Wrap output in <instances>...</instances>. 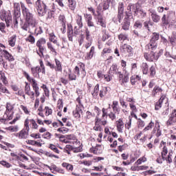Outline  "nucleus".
Returning <instances> with one entry per match:
<instances>
[{
  "instance_id": "f257e3e1",
  "label": "nucleus",
  "mask_w": 176,
  "mask_h": 176,
  "mask_svg": "<svg viewBox=\"0 0 176 176\" xmlns=\"http://www.w3.org/2000/svg\"><path fill=\"white\" fill-rule=\"evenodd\" d=\"M20 5L22 10V14L25 19V23L21 26V28L23 31H28V32H31V31H32V28L37 25L38 21H36V18H35L34 14L30 12V10L25 7V4L21 2Z\"/></svg>"
},
{
  "instance_id": "f03ea898",
  "label": "nucleus",
  "mask_w": 176,
  "mask_h": 176,
  "mask_svg": "<svg viewBox=\"0 0 176 176\" xmlns=\"http://www.w3.org/2000/svg\"><path fill=\"white\" fill-rule=\"evenodd\" d=\"M34 6L37 10L38 14L40 16H45V14L47 13V10H49V7L46 4V3H45V1L42 0L36 1Z\"/></svg>"
},
{
  "instance_id": "7ed1b4c3",
  "label": "nucleus",
  "mask_w": 176,
  "mask_h": 176,
  "mask_svg": "<svg viewBox=\"0 0 176 176\" xmlns=\"http://www.w3.org/2000/svg\"><path fill=\"white\" fill-rule=\"evenodd\" d=\"M6 110L4 113L3 118L1 119V122H5L6 120H12L13 119V115H14V104H11L10 102H7L6 104Z\"/></svg>"
},
{
  "instance_id": "20e7f679",
  "label": "nucleus",
  "mask_w": 176,
  "mask_h": 176,
  "mask_svg": "<svg viewBox=\"0 0 176 176\" xmlns=\"http://www.w3.org/2000/svg\"><path fill=\"white\" fill-rule=\"evenodd\" d=\"M124 13V3L120 2L118 8V14L113 18V21L115 24H120L123 20V14Z\"/></svg>"
},
{
  "instance_id": "39448f33",
  "label": "nucleus",
  "mask_w": 176,
  "mask_h": 176,
  "mask_svg": "<svg viewBox=\"0 0 176 176\" xmlns=\"http://www.w3.org/2000/svg\"><path fill=\"white\" fill-rule=\"evenodd\" d=\"M138 6H140V3H129L126 7V10L125 12L126 17H133V13L135 16V13H137V10L138 9Z\"/></svg>"
},
{
  "instance_id": "423d86ee",
  "label": "nucleus",
  "mask_w": 176,
  "mask_h": 176,
  "mask_svg": "<svg viewBox=\"0 0 176 176\" xmlns=\"http://www.w3.org/2000/svg\"><path fill=\"white\" fill-rule=\"evenodd\" d=\"M23 75L25 78L28 80V82H32V86L33 88L34 91H35L36 97H39L41 93H39V87H38V83H36V80L34 78H31L30 74L26 72H23Z\"/></svg>"
},
{
  "instance_id": "0eeeda50",
  "label": "nucleus",
  "mask_w": 176,
  "mask_h": 176,
  "mask_svg": "<svg viewBox=\"0 0 176 176\" xmlns=\"http://www.w3.org/2000/svg\"><path fill=\"white\" fill-rule=\"evenodd\" d=\"M45 45H46V39L44 38H41L36 42V46L38 48V52L37 51V54H38L40 57H43V52L46 49Z\"/></svg>"
},
{
  "instance_id": "6e6552de",
  "label": "nucleus",
  "mask_w": 176,
  "mask_h": 176,
  "mask_svg": "<svg viewBox=\"0 0 176 176\" xmlns=\"http://www.w3.org/2000/svg\"><path fill=\"white\" fill-rule=\"evenodd\" d=\"M111 2L106 1H103L102 3H100L96 8V13L98 16L101 15V12H105V10H108L109 9V5Z\"/></svg>"
},
{
  "instance_id": "1a4fd4ad",
  "label": "nucleus",
  "mask_w": 176,
  "mask_h": 176,
  "mask_svg": "<svg viewBox=\"0 0 176 176\" xmlns=\"http://www.w3.org/2000/svg\"><path fill=\"white\" fill-rule=\"evenodd\" d=\"M120 52L123 53V54H126L129 57H131L133 54H134V51L133 50V47H131L129 44H124L120 46Z\"/></svg>"
},
{
  "instance_id": "9d476101",
  "label": "nucleus",
  "mask_w": 176,
  "mask_h": 176,
  "mask_svg": "<svg viewBox=\"0 0 176 176\" xmlns=\"http://www.w3.org/2000/svg\"><path fill=\"white\" fill-rule=\"evenodd\" d=\"M176 124V109L173 110L172 113L169 116L168 120L166 121V126H174Z\"/></svg>"
},
{
  "instance_id": "9b49d317",
  "label": "nucleus",
  "mask_w": 176,
  "mask_h": 176,
  "mask_svg": "<svg viewBox=\"0 0 176 176\" xmlns=\"http://www.w3.org/2000/svg\"><path fill=\"white\" fill-rule=\"evenodd\" d=\"M144 58L147 61H157L159 60V56H156V52L155 51H150V53H145Z\"/></svg>"
},
{
  "instance_id": "f8f14e48",
  "label": "nucleus",
  "mask_w": 176,
  "mask_h": 176,
  "mask_svg": "<svg viewBox=\"0 0 176 176\" xmlns=\"http://www.w3.org/2000/svg\"><path fill=\"white\" fill-rule=\"evenodd\" d=\"M148 14L151 16L153 23H159V21H160V16L157 14L155 9L150 8L148 10Z\"/></svg>"
},
{
  "instance_id": "ddd939ff",
  "label": "nucleus",
  "mask_w": 176,
  "mask_h": 176,
  "mask_svg": "<svg viewBox=\"0 0 176 176\" xmlns=\"http://www.w3.org/2000/svg\"><path fill=\"white\" fill-rule=\"evenodd\" d=\"M121 28L124 31H129L130 30V17L125 16L123 21L121 23Z\"/></svg>"
},
{
  "instance_id": "4468645a",
  "label": "nucleus",
  "mask_w": 176,
  "mask_h": 176,
  "mask_svg": "<svg viewBox=\"0 0 176 176\" xmlns=\"http://www.w3.org/2000/svg\"><path fill=\"white\" fill-rule=\"evenodd\" d=\"M0 54H3V57L9 61L10 63H12V61H14V57H13L9 52H8L6 50H1V52L0 51Z\"/></svg>"
},
{
  "instance_id": "2eb2a0df",
  "label": "nucleus",
  "mask_w": 176,
  "mask_h": 176,
  "mask_svg": "<svg viewBox=\"0 0 176 176\" xmlns=\"http://www.w3.org/2000/svg\"><path fill=\"white\" fill-rule=\"evenodd\" d=\"M156 49H157V42H153L150 41L149 43H148L146 45V50H148V52H155Z\"/></svg>"
},
{
  "instance_id": "dca6fc26",
  "label": "nucleus",
  "mask_w": 176,
  "mask_h": 176,
  "mask_svg": "<svg viewBox=\"0 0 176 176\" xmlns=\"http://www.w3.org/2000/svg\"><path fill=\"white\" fill-rule=\"evenodd\" d=\"M30 131L25 129H22L19 133H16V137H18L19 140H25L28 137V133Z\"/></svg>"
},
{
  "instance_id": "f3484780",
  "label": "nucleus",
  "mask_w": 176,
  "mask_h": 176,
  "mask_svg": "<svg viewBox=\"0 0 176 176\" xmlns=\"http://www.w3.org/2000/svg\"><path fill=\"white\" fill-rule=\"evenodd\" d=\"M109 75H118L119 74V67H118V64L113 63L112 65L110 67L109 71Z\"/></svg>"
},
{
  "instance_id": "a211bd4d",
  "label": "nucleus",
  "mask_w": 176,
  "mask_h": 176,
  "mask_svg": "<svg viewBox=\"0 0 176 176\" xmlns=\"http://www.w3.org/2000/svg\"><path fill=\"white\" fill-rule=\"evenodd\" d=\"M74 29L72 28V25L68 24L67 25V38L69 41L72 42V41H74Z\"/></svg>"
},
{
  "instance_id": "6ab92c4d",
  "label": "nucleus",
  "mask_w": 176,
  "mask_h": 176,
  "mask_svg": "<svg viewBox=\"0 0 176 176\" xmlns=\"http://www.w3.org/2000/svg\"><path fill=\"white\" fill-rule=\"evenodd\" d=\"M30 34H34V35H41V34H43V29H42V27L35 25L34 28L32 29L31 32H29Z\"/></svg>"
},
{
  "instance_id": "aec40b11",
  "label": "nucleus",
  "mask_w": 176,
  "mask_h": 176,
  "mask_svg": "<svg viewBox=\"0 0 176 176\" xmlns=\"http://www.w3.org/2000/svg\"><path fill=\"white\" fill-rule=\"evenodd\" d=\"M100 160H104V157H96L93 159V160H88V161H83L82 164L85 166H91L94 163H96V162H100Z\"/></svg>"
},
{
  "instance_id": "412c9836",
  "label": "nucleus",
  "mask_w": 176,
  "mask_h": 176,
  "mask_svg": "<svg viewBox=\"0 0 176 176\" xmlns=\"http://www.w3.org/2000/svg\"><path fill=\"white\" fill-rule=\"evenodd\" d=\"M16 41H17V35L13 34L10 38H8V45L11 46V47H14L16 46Z\"/></svg>"
},
{
  "instance_id": "4be33fe9",
  "label": "nucleus",
  "mask_w": 176,
  "mask_h": 176,
  "mask_svg": "<svg viewBox=\"0 0 176 176\" xmlns=\"http://www.w3.org/2000/svg\"><path fill=\"white\" fill-rule=\"evenodd\" d=\"M3 19L6 21V27H10V24H12V14L10 13L4 14Z\"/></svg>"
},
{
  "instance_id": "5701e85b",
  "label": "nucleus",
  "mask_w": 176,
  "mask_h": 176,
  "mask_svg": "<svg viewBox=\"0 0 176 176\" xmlns=\"http://www.w3.org/2000/svg\"><path fill=\"white\" fill-rule=\"evenodd\" d=\"M135 16H137L139 19H144V17H146V12L138 7Z\"/></svg>"
},
{
  "instance_id": "b1692460",
  "label": "nucleus",
  "mask_w": 176,
  "mask_h": 176,
  "mask_svg": "<svg viewBox=\"0 0 176 176\" xmlns=\"http://www.w3.org/2000/svg\"><path fill=\"white\" fill-rule=\"evenodd\" d=\"M96 17L98 20V24H99V25H101V27H102L103 28H105V27H107V23L105 22V20L102 17L101 13L100 15H97Z\"/></svg>"
},
{
  "instance_id": "393cba45",
  "label": "nucleus",
  "mask_w": 176,
  "mask_h": 176,
  "mask_svg": "<svg viewBox=\"0 0 176 176\" xmlns=\"http://www.w3.org/2000/svg\"><path fill=\"white\" fill-rule=\"evenodd\" d=\"M164 100H166V96H161L159 100L155 103V111H159V109L162 108V104H163V101H164Z\"/></svg>"
},
{
  "instance_id": "a878e982",
  "label": "nucleus",
  "mask_w": 176,
  "mask_h": 176,
  "mask_svg": "<svg viewBox=\"0 0 176 176\" xmlns=\"http://www.w3.org/2000/svg\"><path fill=\"white\" fill-rule=\"evenodd\" d=\"M170 24V18L164 14L162 18V27H167Z\"/></svg>"
},
{
  "instance_id": "bb28decb",
  "label": "nucleus",
  "mask_w": 176,
  "mask_h": 176,
  "mask_svg": "<svg viewBox=\"0 0 176 176\" xmlns=\"http://www.w3.org/2000/svg\"><path fill=\"white\" fill-rule=\"evenodd\" d=\"M98 93H100V84H97L94 90L91 91V96L94 98H97L98 96Z\"/></svg>"
},
{
  "instance_id": "cd10ccee",
  "label": "nucleus",
  "mask_w": 176,
  "mask_h": 176,
  "mask_svg": "<svg viewBox=\"0 0 176 176\" xmlns=\"http://www.w3.org/2000/svg\"><path fill=\"white\" fill-rule=\"evenodd\" d=\"M123 127H124V123H123V120L120 118L119 120L117 121L118 131H119V133H122Z\"/></svg>"
},
{
  "instance_id": "c85d7f7f",
  "label": "nucleus",
  "mask_w": 176,
  "mask_h": 176,
  "mask_svg": "<svg viewBox=\"0 0 176 176\" xmlns=\"http://www.w3.org/2000/svg\"><path fill=\"white\" fill-rule=\"evenodd\" d=\"M0 65H2L4 69H9V65L8 61L3 60V54H0Z\"/></svg>"
},
{
  "instance_id": "c756f323",
  "label": "nucleus",
  "mask_w": 176,
  "mask_h": 176,
  "mask_svg": "<svg viewBox=\"0 0 176 176\" xmlns=\"http://www.w3.org/2000/svg\"><path fill=\"white\" fill-rule=\"evenodd\" d=\"M168 41L172 46H176V32H173L172 35L168 37Z\"/></svg>"
},
{
  "instance_id": "7c9ffc66",
  "label": "nucleus",
  "mask_w": 176,
  "mask_h": 176,
  "mask_svg": "<svg viewBox=\"0 0 176 176\" xmlns=\"http://www.w3.org/2000/svg\"><path fill=\"white\" fill-rule=\"evenodd\" d=\"M107 93H108V87H102L99 91L100 98L105 97L107 96Z\"/></svg>"
},
{
  "instance_id": "2f4dec72",
  "label": "nucleus",
  "mask_w": 176,
  "mask_h": 176,
  "mask_svg": "<svg viewBox=\"0 0 176 176\" xmlns=\"http://www.w3.org/2000/svg\"><path fill=\"white\" fill-rule=\"evenodd\" d=\"M76 24L78 25V28H82L83 27V22H82V16L77 14L76 16Z\"/></svg>"
},
{
  "instance_id": "473e14b6",
  "label": "nucleus",
  "mask_w": 176,
  "mask_h": 176,
  "mask_svg": "<svg viewBox=\"0 0 176 176\" xmlns=\"http://www.w3.org/2000/svg\"><path fill=\"white\" fill-rule=\"evenodd\" d=\"M67 1L70 10H75L76 9V1L75 0H67Z\"/></svg>"
},
{
  "instance_id": "72a5a7b5",
  "label": "nucleus",
  "mask_w": 176,
  "mask_h": 176,
  "mask_svg": "<svg viewBox=\"0 0 176 176\" xmlns=\"http://www.w3.org/2000/svg\"><path fill=\"white\" fill-rule=\"evenodd\" d=\"M55 63L56 65V67L55 66V71L56 72H61V71H63V67H61V62L56 58Z\"/></svg>"
},
{
  "instance_id": "f704fd0d",
  "label": "nucleus",
  "mask_w": 176,
  "mask_h": 176,
  "mask_svg": "<svg viewBox=\"0 0 176 176\" xmlns=\"http://www.w3.org/2000/svg\"><path fill=\"white\" fill-rule=\"evenodd\" d=\"M49 36L50 42H52L53 43L58 46V43H57V38L56 37V35H54V33H50Z\"/></svg>"
},
{
  "instance_id": "c9c22d12",
  "label": "nucleus",
  "mask_w": 176,
  "mask_h": 176,
  "mask_svg": "<svg viewBox=\"0 0 176 176\" xmlns=\"http://www.w3.org/2000/svg\"><path fill=\"white\" fill-rule=\"evenodd\" d=\"M144 27L146 28V30H148V31H151V28L153 27V22H152V21L149 20V21H146L144 23Z\"/></svg>"
},
{
  "instance_id": "e433bc0d",
  "label": "nucleus",
  "mask_w": 176,
  "mask_h": 176,
  "mask_svg": "<svg viewBox=\"0 0 176 176\" xmlns=\"http://www.w3.org/2000/svg\"><path fill=\"white\" fill-rule=\"evenodd\" d=\"M142 71L144 75H148V72H149V69L148 67V64H146V63H143L142 64Z\"/></svg>"
},
{
  "instance_id": "4c0bfd02",
  "label": "nucleus",
  "mask_w": 176,
  "mask_h": 176,
  "mask_svg": "<svg viewBox=\"0 0 176 176\" xmlns=\"http://www.w3.org/2000/svg\"><path fill=\"white\" fill-rule=\"evenodd\" d=\"M19 20H20V14L16 13V15L14 16V28H17L19 27Z\"/></svg>"
},
{
  "instance_id": "58836bf2",
  "label": "nucleus",
  "mask_w": 176,
  "mask_h": 176,
  "mask_svg": "<svg viewBox=\"0 0 176 176\" xmlns=\"http://www.w3.org/2000/svg\"><path fill=\"white\" fill-rule=\"evenodd\" d=\"M159 39H160V34L159 33L154 32L153 33L150 41L151 42H156L157 41H159Z\"/></svg>"
},
{
  "instance_id": "ea45409f",
  "label": "nucleus",
  "mask_w": 176,
  "mask_h": 176,
  "mask_svg": "<svg viewBox=\"0 0 176 176\" xmlns=\"http://www.w3.org/2000/svg\"><path fill=\"white\" fill-rule=\"evenodd\" d=\"M58 20L64 29H65V24L67 23V21L65 20V16L64 15H60L58 17Z\"/></svg>"
},
{
  "instance_id": "a19ab883",
  "label": "nucleus",
  "mask_w": 176,
  "mask_h": 176,
  "mask_svg": "<svg viewBox=\"0 0 176 176\" xmlns=\"http://www.w3.org/2000/svg\"><path fill=\"white\" fill-rule=\"evenodd\" d=\"M87 23V26L89 28V31H93L94 32L96 30V25H94V22H93V21H89Z\"/></svg>"
},
{
  "instance_id": "79ce46f5",
  "label": "nucleus",
  "mask_w": 176,
  "mask_h": 176,
  "mask_svg": "<svg viewBox=\"0 0 176 176\" xmlns=\"http://www.w3.org/2000/svg\"><path fill=\"white\" fill-rule=\"evenodd\" d=\"M169 112H170V107L168 104L167 106H166L165 107H164L162 109L161 115L162 116H167V115H168Z\"/></svg>"
},
{
  "instance_id": "37998d69",
  "label": "nucleus",
  "mask_w": 176,
  "mask_h": 176,
  "mask_svg": "<svg viewBox=\"0 0 176 176\" xmlns=\"http://www.w3.org/2000/svg\"><path fill=\"white\" fill-rule=\"evenodd\" d=\"M100 149H101V145L97 144L95 147H92L91 148V151H93V153H94L95 155H97V153H100Z\"/></svg>"
},
{
  "instance_id": "c03bdc74",
  "label": "nucleus",
  "mask_w": 176,
  "mask_h": 176,
  "mask_svg": "<svg viewBox=\"0 0 176 176\" xmlns=\"http://www.w3.org/2000/svg\"><path fill=\"white\" fill-rule=\"evenodd\" d=\"M162 91H163V89H162V88H160V87L155 86L153 90V97H155V96H156V94H157V93H162Z\"/></svg>"
},
{
  "instance_id": "a18cd8bd",
  "label": "nucleus",
  "mask_w": 176,
  "mask_h": 176,
  "mask_svg": "<svg viewBox=\"0 0 176 176\" xmlns=\"http://www.w3.org/2000/svg\"><path fill=\"white\" fill-rule=\"evenodd\" d=\"M28 144H29V145H33L34 146H38V148L42 146V144L41 142H38L34 140H28Z\"/></svg>"
},
{
  "instance_id": "49530a36",
  "label": "nucleus",
  "mask_w": 176,
  "mask_h": 176,
  "mask_svg": "<svg viewBox=\"0 0 176 176\" xmlns=\"http://www.w3.org/2000/svg\"><path fill=\"white\" fill-rule=\"evenodd\" d=\"M52 168H53L54 171H56V173H59V174H64L65 173L63 169H61L57 167V166H56L54 164H52Z\"/></svg>"
},
{
  "instance_id": "de8ad7c7",
  "label": "nucleus",
  "mask_w": 176,
  "mask_h": 176,
  "mask_svg": "<svg viewBox=\"0 0 176 176\" xmlns=\"http://www.w3.org/2000/svg\"><path fill=\"white\" fill-rule=\"evenodd\" d=\"M118 39L122 41H127V39H129V35H127V34L121 33L118 35Z\"/></svg>"
},
{
  "instance_id": "09e8293b",
  "label": "nucleus",
  "mask_w": 176,
  "mask_h": 176,
  "mask_svg": "<svg viewBox=\"0 0 176 176\" xmlns=\"http://www.w3.org/2000/svg\"><path fill=\"white\" fill-rule=\"evenodd\" d=\"M133 28L135 30H141L142 28V22L140 21H136L134 23Z\"/></svg>"
},
{
  "instance_id": "8fccbe9b",
  "label": "nucleus",
  "mask_w": 176,
  "mask_h": 176,
  "mask_svg": "<svg viewBox=\"0 0 176 176\" xmlns=\"http://www.w3.org/2000/svg\"><path fill=\"white\" fill-rule=\"evenodd\" d=\"M27 42H30L32 45H34L35 43V37L32 36V34H30L25 39Z\"/></svg>"
},
{
  "instance_id": "3c124183",
  "label": "nucleus",
  "mask_w": 176,
  "mask_h": 176,
  "mask_svg": "<svg viewBox=\"0 0 176 176\" xmlns=\"http://www.w3.org/2000/svg\"><path fill=\"white\" fill-rule=\"evenodd\" d=\"M39 67L38 66L36 67H32L31 71L34 76H38V74H39Z\"/></svg>"
},
{
  "instance_id": "603ef678",
  "label": "nucleus",
  "mask_w": 176,
  "mask_h": 176,
  "mask_svg": "<svg viewBox=\"0 0 176 176\" xmlns=\"http://www.w3.org/2000/svg\"><path fill=\"white\" fill-rule=\"evenodd\" d=\"M140 79H141V78L138 76H133L131 77V85H135V82H137V80H140Z\"/></svg>"
},
{
  "instance_id": "864d4df0",
  "label": "nucleus",
  "mask_w": 176,
  "mask_h": 176,
  "mask_svg": "<svg viewBox=\"0 0 176 176\" xmlns=\"http://www.w3.org/2000/svg\"><path fill=\"white\" fill-rule=\"evenodd\" d=\"M94 54V47H91L89 51V53L87 54V60H90L93 58V56Z\"/></svg>"
},
{
  "instance_id": "5fc2aeb1",
  "label": "nucleus",
  "mask_w": 176,
  "mask_h": 176,
  "mask_svg": "<svg viewBox=\"0 0 176 176\" xmlns=\"http://www.w3.org/2000/svg\"><path fill=\"white\" fill-rule=\"evenodd\" d=\"M25 94H27V96H30V94L31 93V87L30 86L28 82H25Z\"/></svg>"
},
{
  "instance_id": "6e6d98bb",
  "label": "nucleus",
  "mask_w": 176,
  "mask_h": 176,
  "mask_svg": "<svg viewBox=\"0 0 176 176\" xmlns=\"http://www.w3.org/2000/svg\"><path fill=\"white\" fill-rule=\"evenodd\" d=\"M47 47L48 49L52 52L54 53L55 56H57V52L56 51V49L53 47V45H52L51 43H47Z\"/></svg>"
},
{
  "instance_id": "4d7b16f0",
  "label": "nucleus",
  "mask_w": 176,
  "mask_h": 176,
  "mask_svg": "<svg viewBox=\"0 0 176 176\" xmlns=\"http://www.w3.org/2000/svg\"><path fill=\"white\" fill-rule=\"evenodd\" d=\"M49 148L50 149L53 151V152H54L55 153H60V151L58 150V148H57V147H56V145L53 144H50L49 146Z\"/></svg>"
},
{
  "instance_id": "13d9d810",
  "label": "nucleus",
  "mask_w": 176,
  "mask_h": 176,
  "mask_svg": "<svg viewBox=\"0 0 176 176\" xmlns=\"http://www.w3.org/2000/svg\"><path fill=\"white\" fill-rule=\"evenodd\" d=\"M149 71H150V76L153 78V76H155V75H156V68L155 67V66L152 65L150 67Z\"/></svg>"
},
{
  "instance_id": "bf43d9fd",
  "label": "nucleus",
  "mask_w": 176,
  "mask_h": 176,
  "mask_svg": "<svg viewBox=\"0 0 176 176\" xmlns=\"http://www.w3.org/2000/svg\"><path fill=\"white\" fill-rule=\"evenodd\" d=\"M168 153V151L167 150V147L166 146H164L162 152V157L163 160H166V155Z\"/></svg>"
},
{
  "instance_id": "052dcab7",
  "label": "nucleus",
  "mask_w": 176,
  "mask_h": 176,
  "mask_svg": "<svg viewBox=\"0 0 176 176\" xmlns=\"http://www.w3.org/2000/svg\"><path fill=\"white\" fill-rule=\"evenodd\" d=\"M144 126H145V122L142 120L138 118V128L139 129H142V127H144Z\"/></svg>"
},
{
  "instance_id": "680f3d73",
  "label": "nucleus",
  "mask_w": 176,
  "mask_h": 176,
  "mask_svg": "<svg viewBox=\"0 0 176 176\" xmlns=\"http://www.w3.org/2000/svg\"><path fill=\"white\" fill-rule=\"evenodd\" d=\"M78 67L81 69V72L85 75V74H86V67H85V64L80 63L78 64Z\"/></svg>"
},
{
  "instance_id": "e2e57ef3",
  "label": "nucleus",
  "mask_w": 176,
  "mask_h": 176,
  "mask_svg": "<svg viewBox=\"0 0 176 176\" xmlns=\"http://www.w3.org/2000/svg\"><path fill=\"white\" fill-rule=\"evenodd\" d=\"M108 116L111 120L113 121L116 119V113H114V111H111L109 114Z\"/></svg>"
},
{
  "instance_id": "0e129e2a",
  "label": "nucleus",
  "mask_w": 176,
  "mask_h": 176,
  "mask_svg": "<svg viewBox=\"0 0 176 176\" xmlns=\"http://www.w3.org/2000/svg\"><path fill=\"white\" fill-rule=\"evenodd\" d=\"M129 82V73L125 72L124 78L122 79V83H127Z\"/></svg>"
},
{
  "instance_id": "69168bd1",
  "label": "nucleus",
  "mask_w": 176,
  "mask_h": 176,
  "mask_svg": "<svg viewBox=\"0 0 176 176\" xmlns=\"http://www.w3.org/2000/svg\"><path fill=\"white\" fill-rule=\"evenodd\" d=\"M0 91H1V93H7V94H9V91L8 90V89L3 87V85H2V83L1 82H0Z\"/></svg>"
},
{
  "instance_id": "338daca9",
  "label": "nucleus",
  "mask_w": 176,
  "mask_h": 176,
  "mask_svg": "<svg viewBox=\"0 0 176 176\" xmlns=\"http://www.w3.org/2000/svg\"><path fill=\"white\" fill-rule=\"evenodd\" d=\"M14 8L16 12H18V14H20V3H14Z\"/></svg>"
},
{
  "instance_id": "774afa93",
  "label": "nucleus",
  "mask_w": 176,
  "mask_h": 176,
  "mask_svg": "<svg viewBox=\"0 0 176 176\" xmlns=\"http://www.w3.org/2000/svg\"><path fill=\"white\" fill-rule=\"evenodd\" d=\"M69 80H76V74H74V73L69 74Z\"/></svg>"
}]
</instances>
